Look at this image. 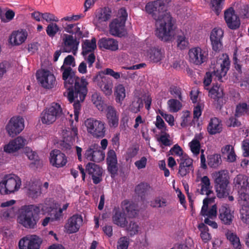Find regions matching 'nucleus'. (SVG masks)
<instances>
[{
	"mask_svg": "<svg viewBox=\"0 0 249 249\" xmlns=\"http://www.w3.org/2000/svg\"><path fill=\"white\" fill-rule=\"evenodd\" d=\"M164 8V2L161 0H157L147 3L145 9L155 20L156 36L161 40L168 41L173 36V23L170 13Z\"/></svg>",
	"mask_w": 249,
	"mask_h": 249,
	"instance_id": "1",
	"label": "nucleus"
},
{
	"mask_svg": "<svg viewBox=\"0 0 249 249\" xmlns=\"http://www.w3.org/2000/svg\"><path fill=\"white\" fill-rule=\"evenodd\" d=\"M62 79L64 81V86L69 91L67 93L68 99L71 103L75 100L74 107V119L77 121L80 109V102H83L88 92V83L84 78H79L75 75L71 69L68 68L62 73Z\"/></svg>",
	"mask_w": 249,
	"mask_h": 249,
	"instance_id": "2",
	"label": "nucleus"
},
{
	"mask_svg": "<svg viewBox=\"0 0 249 249\" xmlns=\"http://www.w3.org/2000/svg\"><path fill=\"white\" fill-rule=\"evenodd\" d=\"M39 208L35 205L22 206L18 217V222L27 229H34L39 219Z\"/></svg>",
	"mask_w": 249,
	"mask_h": 249,
	"instance_id": "3",
	"label": "nucleus"
},
{
	"mask_svg": "<svg viewBox=\"0 0 249 249\" xmlns=\"http://www.w3.org/2000/svg\"><path fill=\"white\" fill-rule=\"evenodd\" d=\"M217 196L224 197L228 194V185L229 184V176L228 171L221 170L213 174Z\"/></svg>",
	"mask_w": 249,
	"mask_h": 249,
	"instance_id": "4",
	"label": "nucleus"
},
{
	"mask_svg": "<svg viewBox=\"0 0 249 249\" xmlns=\"http://www.w3.org/2000/svg\"><path fill=\"white\" fill-rule=\"evenodd\" d=\"M119 13L121 16L119 18L113 19L109 24V32L112 36L122 37L126 34L124 26L127 13L124 8H121L120 10Z\"/></svg>",
	"mask_w": 249,
	"mask_h": 249,
	"instance_id": "5",
	"label": "nucleus"
},
{
	"mask_svg": "<svg viewBox=\"0 0 249 249\" xmlns=\"http://www.w3.org/2000/svg\"><path fill=\"white\" fill-rule=\"evenodd\" d=\"M21 184L20 179L15 175H6L0 182V193L2 195L9 194L17 191Z\"/></svg>",
	"mask_w": 249,
	"mask_h": 249,
	"instance_id": "6",
	"label": "nucleus"
},
{
	"mask_svg": "<svg viewBox=\"0 0 249 249\" xmlns=\"http://www.w3.org/2000/svg\"><path fill=\"white\" fill-rule=\"evenodd\" d=\"M79 41L77 38H74L72 36L65 34L63 39L62 48L60 50L56 51L53 55V61H57L62 53L72 52L74 55L76 53Z\"/></svg>",
	"mask_w": 249,
	"mask_h": 249,
	"instance_id": "7",
	"label": "nucleus"
},
{
	"mask_svg": "<svg viewBox=\"0 0 249 249\" xmlns=\"http://www.w3.org/2000/svg\"><path fill=\"white\" fill-rule=\"evenodd\" d=\"M62 115V109L59 104L53 103L41 114V122L44 124H50Z\"/></svg>",
	"mask_w": 249,
	"mask_h": 249,
	"instance_id": "8",
	"label": "nucleus"
},
{
	"mask_svg": "<svg viewBox=\"0 0 249 249\" xmlns=\"http://www.w3.org/2000/svg\"><path fill=\"white\" fill-rule=\"evenodd\" d=\"M92 81L106 95L109 96L112 93V80L109 77L104 75L103 71L98 72L93 76Z\"/></svg>",
	"mask_w": 249,
	"mask_h": 249,
	"instance_id": "9",
	"label": "nucleus"
},
{
	"mask_svg": "<svg viewBox=\"0 0 249 249\" xmlns=\"http://www.w3.org/2000/svg\"><path fill=\"white\" fill-rule=\"evenodd\" d=\"M85 124L88 132L93 137L103 138L105 136L106 132L105 123L101 121L89 118L85 121Z\"/></svg>",
	"mask_w": 249,
	"mask_h": 249,
	"instance_id": "10",
	"label": "nucleus"
},
{
	"mask_svg": "<svg viewBox=\"0 0 249 249\" xmlns=\"http://www.w3.org/2000/svg\"><path fill=\"white\" fill-rule=\"evenodd\" d=\"M38 81L44 88L50 89L56 84L54 76L48 71L43 70L36 73Z\"/></svg>",
	"mask_w": 249,
	"mask_h": 249,
	"instance_id": "11",
	"label": "nucleus"
},
{
	"mask_svg": "<svg viewBox=\"0 0 249 249\" xmlns=\"http://www.w3.org/2000/svg\"><path fill=\"white\" fill-rule=\"evenodd\" d=\"M188 55L190 62L196 65H200L206 61L208 53L199 47H196L189 50Z\"/></svg>",
	"mask_w": 249,
	"mask_h": 249,
	"instance_id": "12",
	"label": "nucleus"
},
{
	"mask_svg": "<svg viewBox=\"0 0 249 249\" xmlns=\"http://www.w3.org/2000/svg\"><path fill=\"white\" fill-rule=\"evenodd\" d=\"M24 125L22 119L20 117L12 118L6 126L8 135L12 137L20 133L23 129Z\"/></svg>",
	"mask_w": 249,
	"mask_h": 249,
	"instance_id": "13",
	"label": "nucleus"
},
{
	"mask_svg": "<svg viewBox=\"0 0 249 249\" xmlns=\"http://www.w3.org/2000/svg\"><path fill=\"white\" fill-rule=\"evenodd\" d=\"M41 183L39 180L33 179L27 181L24 184V189L27 195L33 199L40 196Z\"/></svg>",
	"mask_w": 249,
	"mask_h": 249,
	"instance_id": "14",
	"label": "nucleus"
},
{
	"mask_svg": "<svg viewBox=\"0 0 249 249\" xmlns=\"http://www.w3.org/2000/svg\"><path fill=\"white\" fill-rule=\"evenodd\" d=\"M179 163L178 175L181 177L186 176L191 171L193 172V160L188 156L183 157L177 160Z\"/></svg>",
	"mask_w": 249,
	"mask_h": 249,
	"instance_id": "15",
	"label": "nucleus"
},
{
	"mask_svg": "<svg viewBox=\"0 0 249 249\" xmlns=\"http://www.w3.org/2000/svg\"><path fill=\"white\" fill-rule=\"evenodd\" d=\"M230 61L228 59H224L221 62L217 61L215 64L211 67L213 70L212 74L217 77L218 80L221 81L223 77H224L229 70Z\"/></svg>",
	"mask_w": 249,
	"mask_h": 249,
	"instance_id": "16",
	"label": "nucleus"
},
{
	"mask_svg": "<svg viewBox=\"0 0 249 249\" xmlns=\"http://www.w3.org/2000/svg\"><path fill=\"white\" fill-rule=\"evenodd\" d=\"M224 18L229 28L235 30L239 27L240 25L239 18L234 14V11L232 7H230L225 11Z\"/></svg>",
	"mask_w": 249,
	"mask_h": 249,
	"instance_id": "17",
	"label": "nucleus"
},
{
	"mask_svg": "<svg viewBox=\"0 0 249 249\" xmlns=\"http://www.w3.org/2000/svg\"><path fill=\"white\" fill-rule=\"evenodd\" d=\"M50 162L53 166L57 168L65 166L67 162V159L65 155L59 150L54 149L50 154Z\"/></svg>",
	"mask_w": 249,
	"mask_h": 249,
	"instance_id": "18",
	"label": "nucleus"
},
{
	"mask_svg": "<svg viewBox=\"0 0 249 249\" xmlns=\"http://www.w3.org/2000/svg\"><path fill=\"white\" fill-rule=\"evenodd\" d=\"M223 36V31L220 28L213 29L210 35V40L213 50L217 52L222 48L221 39Z\"/></svg>",
	"mask_w": 249,
	"mask_h": 249,
	"instance_id": "19",
	"label": "nucleus"
},
{
	"mask_svg": "<svg viewBox=\"0 0 249 249\" xmlns=\"http://www.w3.org/2000/svg\"><path fill=\"white\" fill-rule=\"evenodd\" d=\"M86 170L88 174L91 176L94 184H98L102 180L103 170L98 165L89 162L87 164Z\"/></svg>",
	"mask_w": 249,
	"mask_h": 249,
	"instance_id": "20",
	"label": "nucleus"
},
{
	"mask_svg": "<svg viewBox=\"0 0 249 249\" xmlns=\"http://www.w3.org/2000/svg\"><path fill=\"white\" fill-rule=\"evenodd\" d=\"M83 219L81 216L75 214L71 217L65 226V228L68 233L77 232L82 225Z\"/></svg>",
	"mask_w": 249,
	"mask_h": 249,
	"instance_id": "21",
	"label": "nucleus"
},
{
	"mask_svg": "<svg viewBox=\"0 0 249 249\" xmlns=\"http://www.w3.org/2000/svg\"><path fill=\"white\" fill-rule=\"evenodd\" d=\"M41 243V238L35 235L31 239H21L18 243V246L20 249H39Z\"/></svg>",
	"mask_w": 249,
	"mask_h": 249,
	"instance_id": "22",
	"label": "nucleus"
},
{
	"mask_svg": "<svg viewBox=\"0 0 249 249\" xmlns=\"http://www.w3.org/2000/svg\"><path fill=\"white\" fill-rule=\"evenodd\" d=\"M26 143V140L21 136H19L5 145L4 146V151L8 153H14L22 148Z\"/></svg>",
	"mask_w": 249,
	"mask_h": 249,
	"instance_id": "23",
	"label": "nucleus"
},
{
	"mask_svg": "<svg viewBox=\"0 0 249 249\" xmlns=\"http://www.w3.org/2000/svg\"><path fill=\"white\" fill-rule=\"evenodd\" d=\"M219 218L222 223L230 225L231 224L233 216V212H231L229 206L224 204L219 209Z\"/></svg>",
	"mask_w": 249,
	"mask_h": 249,
	"instance_id": "24",
	"label": "nucleus"
},
{
	"mask_svg": "<svg viewBox=\"0 0 249 249\" xmlns=\"http://www.w3.org/2000/svg\"><path fill=\"white\" fill-rule=\"evenodd\" d=\"M106 111V117L108 125L111 128H116L119 124V113L115 108L111 106L107 107Z\"/></svg>",
	"mask_w": 249,
	"mask_h": 249,
	"instance_id": "25",
	"label": "nucleus"
},
{
	"mask_svg": "<svg viewBox=\"0 0 249 249\" xmlns=\"http://www.w3.org/2000/svg\"><path fill=\"white\" fill-rule=\"evenodd\" d=\"M99 48H104L107 50L115 51L118 50V42L111 38H102L98 42Z\"/></svg>",
	"mask_w": 249,
	"mask_h": 249,
	"instance_id": "26",
	"label": "nucleus"
},
{
	"mask_svg": "<svg viewBox=\"0 0 249 249\" xmlns=\"http://www.w3.org/2000/svg\"><path fill=\"white\" fill-rule=\"evenodd\" d=\"M233 184L238 190L248 189L249 191V177L243 174H239L234 178Z\"/></svg>",
	"mask_w": 249,
	"mask_h": 249,
	"instance_id": "27",
	"label": "nucleus"
},
{
	"mask_svg": "<svg viewBox=\"0 0 249 249\" xmlns=\"http://www.w3.org/2000/svg\"><path fill=\"white\" fill-rule=\"evenodd\" d=\"M23 152L30 160H33L30 164L31 167L35 166L36 168H39L42 166V161L39 159L35 151L28 147H26L23 150Z\"/></svg>",
	"mask_w": 249,
	"mask_h": 249,
	"instance_id": "28",
	"label": "nucleus"
},
{
	"mask_svg": "<svg viewBox=\"0 0 249 249\" xmlns=\"http://www.w3.org/2000/svg\"><path fill=\"white\" fill-rule=\"evenodd\" d=\"M27 36V33L26 32H14L9 37V42L13 45H19L25 41Z\"/></svg>",
	"mask_w": 249,
	"mask_h": 249,
	"instance_id": "29",
	"label": "nucleus"
},
{
	"mask_svg": "<svg viewBox=\"0 0 249 249\" xmlns=\"http://www.w3.org/2000/svg\"><path fill=\"white\" fill-rule=\"evenodd\" d=\"M147 56L149 60L154 63L160 62L164 56L163 50L156 47H152L147 52Z\"/></svg>",
	"mask_w": 249,
	"mask_h": 249,
	"instance_id": "30",
	"label": "nucleus"
},
{
	"mask_svg": "<svg viewBox=\"0 0 249 249\" xmlns=\"http://www.w3.org/2000/svg\"><path fill=\"white\" fill-rule=\"evenodd\" d=\"M111 11L108 7H105L101 9L98 13L96 15L94 20L96 26L98 24L106 22L111 18Z\"/></svg>",
	"mask_w": 249,
	"mask_h": 249,
	"instance_id": "31",
	"label": "nucleus"
},
{
	"mask_svg": "<svg viewBox=\"0 0 249 249\" xmlns=\"http://www.w3.org/2000/svg\"><path fill=\"white\" fill-rule=\"evenodd\" d=\"M221 121L216 117L211 119L207 127L208 132L210 134L213 135L220 133L222 130Z\"/></svg>",
	"mask_w": 249,
	"mask_h": 249,
	"instance_id": "32",
	"label": "nucleus"
},
{
	"mask_svg": "<svg viewBox=\"0 0 249 249\" xmlns=\"http://www.w3.org/2000/svg\"><path fill=\"white\" fill-rule=\"evenodd\" d=\"M112 220L114 224L122 228L124 227L127 223L124 212L117 209L115 210Z\"/></svg>",
	"mask_w": 249,
	"mask_h": 249,
	"instance_id": "33",
	"label": "nucleus"
},
{
	"mask_svg": "<svg viewBox=\"0 0 249 249\" xmlns=\"http://www.w3.org/2000/svg\"><path fill=\"white\" fill-rule=\"evenodd\" d=\"M199 186L201 187L199 193L201 195L209 196L213 192L210 180L207 176H204L201 178Z\"/></svg>",
	"mask_w": 249,
	"mask_h": 249,
	"instance_id": "34",
	"label": "nucleus"
},
{
	"mask_svg": "<svg viewBox=\"0 0 249 249\" xmlns=\"http://www.w3.org/2000/svg\"><path fill=\"white\" fill-rule=\"evenodd\" d=\"M77 129L76 127H72L71 128H68V129H63L62 130V136L63 139L65 140L68 142H74L76 138H77Z\"/></svg>",
	"mask_w": 249,
	"mask_h": 249,
	"instance_id": "35",
	"label": "nucleus"
},
{
	"mask_svg": "<svg viewBox=\"0 0 249 249\" xmlns=\"http://www.w3.org/2000/svg\"><path fill=\"white\" fill-rule=\"evenodd\" d=\"M122 208L124 212H126L129 217H135L137 214L138 211L135 204L133 203L124 200L122 202Z\"/></svg>",
	"mask_w": 249,
	"mask_h": 249,
	"instance_id": "36",
	"label": "nucleus"
},
{
	"mask_svg": "<svg viewBox=\"0 0 249 249\" xmlns=\"http://www.w3.org/2000/svg\"><path fill=\"white\" fill-rule=\"evenodd\" d=\"M96 48V39L92 38L91 40H86L82 44V54L87 55L89 53H91Z\"/></svg>",
	"mask_w": 249,
	"mask_h": 249,
	"instance_id": "37",
	"label": "nucleus"
},
{
	"mask_svg": "<svg viewBox=\"0 0 249 249\" xmlns=\"http://www.w3.org/2000/svg\"><path fill=\"white\" fill-rule=\"evenodd\" d=\"M79 24V23L67 24L66 26L64 27V29L67 32L70 34H75L77 36V37L80 39L82 38L84 35L80 27L78 26Z\"/></svg>",
	"mask_w": 249,
	"mask_h": 249,
	"instance_id": "38",
	"label": "nucleus"
},
{
	"mask_svg": "<svg viewBox=\"0 0 249 249\" xmlns=\"http://www.w3.org/2000/svg\"><path fill=\"white\" fill-rule=\"evenodd\" d=\"M245 115L249 116V105L246 103H241L236 106L235 117H241Z\"/></svg>",
	"mask_w": 249,
	"mask_h": 249,
	"instance_id": "39",
	"label": "nucleus"
},
{
	"mask_svg": "<svg viewBox=\"0 0 249 249\" xmlns=\"http://www.w3.org/2000/svg\"><path fill=\"white\" fill-rule=\"evenodd\" d=\"M16 201L10 200L1 204L0 206L2 208L7 207L6 210H4L2 215L4 217H9L11 215L14 213V208L12 206L15 203Z\"/></svg>",
	"mask_w": 249,
	"mask_h": 249,
	"instance_id": "40",
	"label": "nucleus"
},
{
	"mask_svg": "<svg viewBox=\"0 0 249 249\" xmlns=\"http://www.w3.org/2000/svg\"><path fill=\"white\" fill-rule=\"evenodd\" d=\"M114 94L117 102L121 103L125 98V89L122 84H119L115 87Z\"/></svg>",
	"mask_w": 249,
	"mask_h": 249,
	"instance_id": "41",
	"label": "nucleus"
},
{
	"mask_svg": "<svg viewBox=\"0 0 249 249\" xmlns=\"http://www.w3.org/2000/svg\"><path fill=\"white\" fill-rule=\"evenodd\" d=\"M221 156L219 154L210 155L208 158V164L211 168H217L221 164Z\"/></svg>",
	"mask_w": 249,
	"mask_h": 249,
	"instance_id": "42",
	"label": "nucleus"
},
{
	"mask_svg": "<svg viewBox=\"0 0 249 249\" xmlns=\"http://www.w3.org/2000/svg\"><path fill=\"white\" fill-rule=\"evenodd\" d=\"M105 157V153L100 149V147L97 144H95L92 161L99 162L103 160Z\"/></svg>",
	"mask_w": 249,
	"mask_h": 249,
	"instance_id": "43",
	"label": "nucleus"
},
{
	"mask_svg": "<svg viewBox=\"0 0 249 249\" xmlns=\"http://www.w3.org/2000/svg\"><path fill=\"white\" fill-rule=\"evenodd\" d=\"M227 237L235 249H240L241 246L240 240L235 234H234L233 233L228 232L227 233Z\"/></svg>",
	"mask_w": 249,
	"mask_h": 249,
	"instance_id": "44",
	"label": "nucleus"
},
{
	"mask_svg": "<svg viewBox=\"0 0 249 249\" xmlns=\"http://www.w3.org/2000/svg\"><path fill=\"white\" fill-rule=\"evenodd\" d=\"M149 185L147 183H141L135 187V192L142 198L144 196L147 191Z\"/></svg>",
	"mask_w": 249,
	"mask_h": 249,
	"instance_id": "45",
	"label": "nucleus"
},
{
	"mask_svg": "<svg viewBox=\"0 0 249 249\" xmlns=\"http://www.w3.org/2000/svg\"><path fill=\"white\" fill-rule=\"evenodd\" d=\"M237 117L234 116H231L228 119H227L225 124L227 127H239L242 125V124L237 118Z\"/></svg>",
	"mask_w": 249,
	"mask_h": 249,
	"instance_id": "46",
	"label": "nucleus"
},
{
	"mask_svg": "<svg viewBox=\"0 0 249 249\" xmlns=\"http://www.w3.org/2000/svg\"><path fill=\"white\" fill-rule=\"evenodd\" d=\"M224 0H211V8L217 15H219L222 9V3Z\"/></svg>",
	"mask_w": 249,
	"mask_h": 249,
	"instance_id": "47",
	"label": "nucleus"
},
{
	"mask_svg": "<svg viewBox=\"0 0 249 249\" xmlns=\"http://www.w3.org/2000/svg\"><path fill=\"white\" fill-rule=\"evenodd\" d=\"M238 201L244 204V202L249 201V191L248 189L238 190Z\"/></svg>",
	"mask_w": 249,
	"mask_h": 249,
	"instance_id": "48",
	"label": "nucleus"
},
{
	"mask_svg": "<svg viewBox=\"0 0 249 249\" xmlns=\"http://www.w3.org/2000/svg\"><path fill=\"white\" fill-rule=\"evenodd\" d=\"M59 30V28L56 23H51L48 25L46 33L50 37H53Z\"/></svg>",
	"mask_w": 249,
	"mask_h": 249,
	"instance_id": "49",
	"label": "nucleus"
},
{
	"mask_svg": "<svg viewBox=\"0 0 249 249\" xmlns=\"http://www.w3.org/2000/svg\"><path fill=\"white\" fill-rule=\"evenodd\" d=\"M129 240V238L127 236L120 237L117 241V249H127Z\"/></svg>",
	"mask_w": 249,
	"mask_h": 249,
	"instance_id": "50",
	"label": "nucleus"
},
{
	"mask_svg": "<svg viewBox=\"0 0 249 249\" xmlns=\"http://www.w3.org/2000/svg\"><path fill=\"white\" fill-rule=\"evenodd\" d=\"M209 96L212 98H215L217 97L223 96L222 89L217 86H213L209 91Z\"/></svg>",
	"mask_w": 249,
	"mask_h": 249,
	"instance_id": "51",
	"label": "nucleus"
},
{
	"mask_svg": "<svg viewBox=\"0 0 249 249\" xmlns=\"http://www.w3.org/2000/svg\"><path fill=\"white\" fill-rule=\"evenodd\" d=\"M168 104L170 110L174 112H177L181 107L180 103L177 100L174 99L169 100L168 101Z\"/></svg>",
	"mask_w": 249,
	"mask_h": 249,
	"instance_id": "52",
	"label": "nucleus"
},
{
	"mask_svg": "<svg viewBox=\"0 0 249 249\" xmlns=\"http://www.w3.org/2000/svg\"><path fill=\"white\" fill-rule=\"evenodd\" d=\"M64 65L72 66L73 67L74 66H75L74 58L72 55H69L65 58L64 61V64L61 67V70H63V71H64L65 70L68 69V68H65ZM68 68H70V67H68ZM70 68L71 69V71H72V69L71 67H70ZM72 71L74 73V72L73 71Z\"/></svg>",
	"mask_w": 249,
	"mask_h": 249,
	"instance_id": "53",
	"label": "nucleus"
},
{
	"mask_svg": "<svg viewBox=\"0 0 249 249\" xmlns=\"http://www.w3.org/2000/svg\"><path fill=\"white\" fill-rule=\"evenodd\" d=\"M72 143L73 142H68V141H66L64 139L60 144V148L67 154H70L72 151L71 145Z\"/></svg>",
	"mask_w": 249,
	"mask_h": 249,
	"instance_id": "54",
	"label": "nucleus"
},
{
	"mask_svg": "<svg viewBox=\"0 0 249 249\" xmlns=\"http://www.w3.org/2000/svg\"><path fill=\"white\" fill-rule=\"evenodd\" d=\"M188 42L183 36H178L177 37V46L181 50L186 49L188 45Z\"/></svg>",
	"mask_w": 249,
	"mask_h": 249,
	"instance_id": "55",
	"label": "nucleus"
},
{
	"mask_svg": "<svg viewBox=\"0 0 249 249\" xmlns=\"http://www.w3.org/2000/svg\"><path fill=\"white\" fill-rule=\"evenodd\" d=\"M169 152L172 155H177L179 157V158L183 157V156H187L183 154L182 148L178 145L175 144L170 150Z\"/></svg>",
	"mask_w": 249,
	"mask_h": 249,
	"instance_id": "56",
	"label": "nucleus"
},
{
	"mask_svg": "<svg viewBox=\"0 0 249 249\" xmlns=\"http://www.w3.org/2000/svg\"><path fill=\"white\" fill-rule=\"evenodd\" d=\"M169 92L174 97H178L179 100H182L181 89L179 87L171 86L169 89Z\"/></svg>",
	"mask_w": 249,
	"mask_h": 249,
	"instance_id": "57",
	"label": "nucleus"
},
{
	"mask_svg": "<svg viewBox=\"0 0 249 249\" xmlns=\"http://www.w3.org/2000/svg\"><path fill=\"white\" fill-rule=\"evenodd\" d=\"M169 138L170 135L166 133H164L160 135V138L158 139V141L161 142L164 146H170L172 143V141L169 139Z\"/></svg>",
	"mask_w": 249,
	"mask_h": 249,
	"instance_id": "58",
	"label": "nucleus"
},
{
	"mask_svg": "<svg viewBox=\"0 0 249 249\" xmlns=\"http://www.w3.org/2000/svg\"><path fill=\"white\" fill-rule=\"evenodd\" d=\"M242 221L249 224V207H245L240 211Z\"/></svg>",
	"mask_w": 249,
	"mask_h": 249,
	"instance_id": "59",
	"label": "nucleus"
},
{
	"mask_svg": "<svg viewBox=\"0 0 249 249\" xmlns=\"http://www.w3.org/2000/svg\"><path fill=\"white\" fill-rule=\"evenodd\" d=\"M126 229L128 231L130 232L131 235H134L138 232L139 226L135 222L131 221Z\"/></svg>",
	"mask_w": 249,
	"mask_h": 249,
	"instance_id": "60",
	"label": "nucleus"
},
{
	"mask_svg": "<svg viewBox=\"0 0 249 249\" xmlns=\"http://www.w3.org/2000/svg\"><path fill=\"white\" fill-rule=\"evenodd\" d=\"M190 147L192 152L194 154L197 155L199 153L200 148V142H198L196 140H193L190 143Z\"/></svg>",
	"mask_w": 249,
	"mask_h": 249,
	"instance_id": "61",
	"label": "nucleus"
},
{
	"mask_svg": "<svg viewBox=\"0 0 249 249\" xmlns=\"http://www.w3.org/2000/svg\"><path fill=\"white\" fill-rule=\"evenodd\" d=\"M107 163V169L109 173L111 174V176H115L117 174L118 167L117 162H109Z\"/></svg>",
	"mask_w": 249,
	"mask_h": 249,
	"instance_id": "62",
	"label": "nucleus"
},
{
	"mask_svg": "<svg viewBox=\"0 0 249 249\" xmlns=\"http://www.w3.org/2000/svg\"><path fill=\"white\" fill-rule=\"evenodd\" d=\"M142 107V101L140 98L138 99L136 102H133L131 106V110L134 112H137L140 108Z\"/></svg>",
	"mask_w": 249,
	"mask_h": 249,
	"instance_id": "63",
	"label": "nucleus"
},
{
	"mask_svg": "<svg viewBox=\"0 0 249 249\" xmlns=\"http://www.w3.org/2000/svg\"><path fill=\"white\" fill-rule=\"evenodd\" d=\"M9 67L10 64L6 61H4L0 63V78H1L3 75L6 73Z\"/></svg>",
	"mask_w": 249,
	"mask_h": 249,
	"instance_id": "64",
	"label": "nucleus"
}]
</instances>
